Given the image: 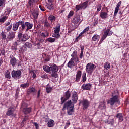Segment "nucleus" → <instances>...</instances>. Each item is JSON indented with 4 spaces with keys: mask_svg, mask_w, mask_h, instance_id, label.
Listing matches in <instances>:
<instances>
[{
    "mask_svg": "<svg viewBox=\"0 0 129 129\" xmlns=\"http://www.w3.org/2000/svg\"><path fill=\"white\" fill-rule=\"evenodd\" d=\"M53 4H52V3H51L50 4H49L47 5V8L48 9H49V10H52V9H53Z\"/></svg>",
    "mask_w": 129,
    "mask_h": 129,
    "instance_id": "5fc2aeb1",
    "label": "nucleus"
},
{
    "mask_svg": "<svg viewBox=\"0 0 129 129\" xmlns=\"http://www.w3.org/2000/svg\"><path fill=\"white\" fill-rule=\"evenodd\" d=\"M24 46L29 49H31V48L32 47V43L29 42H26L24 44Z\"/></svg>",
    "mask_w": 129,
    "mask_h": 129,
    "instance_id": "a19ab883",
    "label": "nucleus"
},
{
    "mask_svg": "<svg viewBox=\"0 0 129 129\" xmlns=\"http://www.w3.org/2000/svg\"><path fill=\"white\" fill-rule=\"evenodd\" d=\"M76 65V63L75 62H74L72 59H70V60L68 62L67 64L68 67L69 68H72V67H74Z\"/></svg>",
    "mask_w": 129,
    "mask_h": 129,
    "instance_id": "a878e982",
    "label": "nucleus"
},
{
    "mask_svg": "<svg viewBox=\"0 0 129 129\" xmlns=\"http://www.w3.org/2000/svg\"><path fill=\"white\" fill-rule=\"evenodd\" d=\"M39 9H40L41 11H42V12H45V11H46V8H45V7H44L43 6L40 5H39Z\"/></svg>",
    "mask_w": 129,
    "mask_h": 129,
    "instance_id": "864d4df0",
    "label": "nucleus"
},
{
    "mask_svg": "<svg viewBox=\"0 0 129 129\" xmlns=\"http://www.w3.org/2000/svg\"><path fill=\"white\" fill-rule=\"evenodd\" d=\"M106 107L105 102H101L100 103L98 108L100 110H103V109H105Z\"/></svg>",
    "mask_w": 129,
    "mask_h": 129,
    "instance_id": "c756f323",
    "label": "nucleus"
},
{
    "mask_svg": "<svg viewBox=\"0 0 129 129\" xmlns=\"http://www.w3.org/2000/svg\"><path fill=\"white\" fill-rule=\"evenodd\" d=\"M35 46H36L37 47V49H41V43L39 42L35 43Z\"/></svg>",
    "mask_w": 129,
    "mask_h": 129,
    "instance_id": "680f3d73",
    "label": "nucleus"
},
{
    "mask_svg": "<svg viewBox=\"0 0 129 129\" xmlns=\"http://www.w3.org/2000/svg\"><path fill=\"white\" fill-rule=\"evenodd\" d=\"M97 24H98V20L96 19H94L93 23V26H94V27H95V26L97 25Z\"/></svg>",
    "mask_w": 129,
    "mask_h": 129,
    "instance_id": "13d9d810",
    "label": "nucleus"
},
{
    "mask_svg": "<svg viewBox=\"0 0 129 129\" xmlns=\"http://www.w3.org/2000/svg\"><path fill=\"white\" fill-rule=\"evenodd\" d=\"M43 119H45L46 120V122L49 120V117L48 115H46L43 117Z\"/></svg>",
    "mask_w": 129,
    "mask_h": 129,
    "instance_id": "e2e57ef3",
    "label": "nucleus"
},
{
    "mask_svg": "<svg viewBox=\"0 0 129 129\" xmlns=\"http://www.w3.org/2000/svg\"><path fill=\"white\" fill-rule=\"evenodd\" d=\"M43 70L45 71V72H46V73H50L51 72V66H47L45 65L43 67Z\"/></svg>",
    "mask_w": 129,
    "mask_h": 129,
    "instance_id": "bb28decb",
    "label": "nucleus"
},
{
    "mask_svg": "<svg viewBox=\"0 0 129 129\" xmlns=\"http://www.w3.org/2000/svg\"><path fill=\"white\" fill-rule=\"evenodd\" d=\"M96 68V66H95V64L92 63H88L86 67V71L87 73H89V74H91L92 72L95 70Z\"/></svg>",
    "mask_w": 129,
    "mask_h": 129,
    "instance_id": "6e6552de",
    "label": "nucleus"
},
{
    "mask_svg": "<svg viewBox=\"0 0 129 129\" xmlns=\"http://www.w3.org/2000/svg\"><path fill=\"white\" fill-rule=\"evenodd\" d=\"M29 86H30V83L28 82L20 85V87L21 88H23V89H25V88H27V87H29Z\"/></svg>",
    "mask_w": 129,
    "mask_h": 129,
    "instance_id": "c9c22d12",
    "label": "nucleus"
},
{
    "mask_svg": "<svg viewBox=\"0 0 129 129\" xmlns=\"http://www.w3.org/2000/svg\"><path fill=\"white\" fill-rule=\"evenodd\" d=\"M83 52H84V46H81V52L79 55L80 59H82L84 57V54H83Z\"/></svg>",
    "mask_w": 129,
    "mask_h": 129,
    "instance_id": "72a5a7b5",
    "label": "nucleus"
},
{
    "mask_svg": "<svg viewBox=\"0 0 129 129\" xmlns=\"http://www.w3.org/2000/svg\"><path fill=\"white\" fill-rule=\"evenodd\" d=\"M26 50H27V49L26 48L25 46L24 45L20 47V48L19 49V52H25Z\"/></svg>",
    "mask_w": 129,
    "mask_h": 129,
    "instance_id": "09e8293b",
    "label": "nucleus"
},
{
    "mask_svg": "<svg viewBox=\"0 0 129 129\" xmlns=\"http://www.w3.org/2000/svg\"><path fill=\"white\" fill-rule=\"evenodd\" d=\"M80 5L82 9H86V8H87V6H88V1H86Z\"/></svg>",
    "mask_w": 129,
    "mask_h": 129,
    "instance_id": "e433bc0d",
    "label": "nucleus"
},
{
    "mask_svg": "<svg viewBox=\"0 0 129 129\" xmlns=\"http://www.w3.org/2000/svg\"><path fill=\"white\" fill-rule=\"evenodd\" d=\"M31 12H32L31 14L32 16H33V18L35 19H38V17L39 16V11L36 10L35 11L34 9H32Z\"/></svg>",
    "mask_w": 129,
    "mask_h": 129,
    "instance_id": "b1692460",
    "label": "nucleus"
},
{
    "mask_svg": "<svg viewBox=\"0 0 129 129\" xmlns=\"http://www.w3.org/2000/svg\"><path fill=\"white\" fill-rule=\"evenodd\" d=\"M41 78H43L44 79H47V78H48V75H47V74H44L43 75H42Z\"/></svg>",
    "mask_w": 129,
    "mask_h": 129,
    "instance_id": "052dcab7",
    "label": "nucleus"
},
{
    "mask_svg": "<svg viewBox=\"0 0 129 129\" xmlns=\"http://www.w3.org/2000/svg\"><path fill=\"white\" fill-rule=\"evenodd\" d=\"M15 38H16V32H9L7 34V42H9V41H13Z\"/></svg>",
    "mask_w": 129,
    "mask_h": 129,
    "instance_id": "ddd939ff",
    "label": "nucleus"
},
{
    "mask_svg": "<svg viewBox=\"0 0 129 129\" xmlns=\"http://www.w3.org/2000/svg\"><path fill=\"white\" fill-rule=\"evenodd\" d=\"M91 84H84L82 85L81 88L83 90H90L91 89Z\"/></svg>",
    "mask_w": 129,
    "mask_h": 129,
    "instance_id": "a211bd4d",
    "label": "nucleus"
},
{
    "mask_svg": "<svg viewBox=\"0 0 129 129\" xmlns=\"http://www.w3.org/2000/svg\"><path fill=\"white\" fill-rule=\"evenodd\" d=\"M7 19V16H4L2 18H0V23H5Z\"/></svg>",
    "mask_w": 129,
    "mask_h": 129,
    "instance_id": "de8ad7c7",
    "label": "nucleus"
},
{
    "mask_svg": "<svg viewBox=\"0 0 129 129\" xmlns=\"http://www.w3.org/2000/svg\"><path fill=\"white\" fill-rule=\"evenodd\" d=\"M75 9H76V12H78V11H80V10H82L83 8L81 6V5L79 4V5H76Z\"/></svg>",
    "mask_w": 129,
    "mask_h": 129,
    "instance_id": "c03bdc74",
    "label": "nucleus"
},
{
    "mask_svg": "<svg viewBox=\"0 0 129 129\" xmlns=\"http://www.w3.org/2000/svg\"><path fill=\"white\" fill-rule=\"evenodd\" d=\"M107 103L112 107L117 103H119V92L114 91L112 94V97L108 100Z\"/></svg>",
    "mask_w": 129,
    "mask_h": 129,
    "instance_id": "f257e3e1",
    "label": "nucleus"
},
{
    "mask_svg": "<svg viewBox=\"0 0 129 129\" xmlns=\"http://www.w3.org/2000/svg\"><path fill=\"white\" fill-rule=\"evenodd\" d=\"M10 65L12 66V67H15L16 65H17V58L15 57V56H10Z\"/></svg>",
    "mask_w": 129,
    "mask_h": 129,
    "instance_id": "dca6fc26",
    "label": "nucleus"
},
{
    "mask_svg": "<svg viewBox=\"0 0 129 129\" xmlns=\"http://www.w3.org/2000/svg\"><path fill=\"white\" fill-rule=\"evenodd\" d=\"M22 20H19L18 22L14 23L13 25V31H18L19 28V32H23V28L22 27Z\"/></svg>",
    "mask_w": 129,
    "mask_h": 129,
    "instance_id": "1a4fd4ad",
    "label": "nucleus"
},
{
    "mask_svg": "<svg viewBox=\"0 0 129 129\" xmlns=\"http://www.w3.org/2000/svg\"><path fill=\"white\" fill-rule=\"evenodd\" d=\"M72 100L73 103H76V102H77V100H78V95L77 94V92L73 91L72 92Z\"/></svg>",
    "mask_w": 129,
    "mask_h": 129,
    "instance_id": "2eb2a0df",
    "label": "nucleus"
},
{
    "mask_svg": "<svg viewBox=\"0 0 129 129\" xmlns=\"http://www.w3.org/2000/svg\"><path fill=\"white\" fill-rule=\"evenodd\" d=\"M11 76L12 78L17 80L18 79H20L22 78V71L20 70H13L11 72Z\"/></svg>",
    "mask_w": 129,
    "mask_h": 129,
    "instance_id": "423d86ee",
    "label": "nucleus"
},
{
    "mask_svg": "<svg viewBox=\"0 0 129 129\" xmlns=\"http://www.w3.org/2000/svg\"><path fill=\"white\" fill-rule=\"evenodd\" d=\"M23 33H24V32H18V39L19 40V42H26V41L30 39V36H29V34L27 33L23 34Z\"/></svg>",
    "mask_w": 129,
    "mask_h": 129,
    "instance_id": "39448f33",
    "label": "nucleus"
},
{
    "mask_svg": "<svg viewBox=\"0 0 129 129\" xmlns=\"http://www.w3.org/2000/svg\"><path fill=\"white\" fill-rule=\"evenodd\" d=\"M12 28H13V24L11 23L10 25L6 29L7 32H10V31L12 30Z\"/></svg>",
    "mask_w": 129,
    "mask_h": 129,
    "instance_id": "8fccbe9b",
    "label": "nucleus"
},
{
    "mask_svg": "<svg viewBox=\"0 0 129 129\" xmlns=\"http://www.w3.org/2000/svg\"><path fill=\"white\" fill-rule=\"evenodd\" d=\"M35 2H34V0H29L28 4L29 5V6L30 7H31V6H33V5H34V4H35Z\"/></svg>",
    "mask_w": 129,
    "mask_h": 129,
    "instance_id": "6e6d98bb",
    "label": "nucleus"
},
{
    "mask_svg": "<svg viewBox=\"0 0 129 129\" xmlns=\"http://www.w3.org/2000/svg\"><path fill=\"white\" fill-rule=\"evenodd\" d=\"M104 68L106 69V70H108L110 68V63H109L108 62H105L104 65Z\"/></svg>",
    "mask_w": 129,
    "mask_h": 129,
    "instance_id": "58836bf2",
    "label": "nucleus"
},
{
    "mask_svg": "<svg viewBox=\"0 0 129 129\" xmlns=\"http://www.w3.org/2000/svg\"><path fill=\"white\" fill-rule=\"evenodd\" d=\"M100 36L99 35L95 34L92 38V41L96 42V41H99Z\"/></svg>",
    "mask_w": 129,
    "mask_h": 129,
    "instance_id": "473e14b6",
    "label": "nucleus"
},
{
    "mask_svg": "<svg viewBox=\"0 0 129 129\" xmlns=\"http://www.w3.org/2000/svg\"><path fill=\"white\" fill-rule=\"evenodd\" d=\"M22 107L23 108V112L24 114H29V113H31V111H32V108L28 107L27 104H22Z\"/></svg>",
    "mask_w": 129,
    "mask_h": 129,
    "instance_id": "9d476101",
    "label": "nucleus"
},
{
    "mask_svg": "<svg viewBox=\"0 0 129 129\" xmlns=\"http://www.w3.org/2000/svg\"><path fill=\"white\" fill-rule=\"evenodd\" d=\"M107 37V36L103 35L100 42H103V41H104V40H105V39H106Z\"/></svg>",
    "mask_w": 129,
    "mask_h": 129,
    "instance_id": "0e129e2a",
    "label": "nucleus"
},
{
    "mask_svg": "<svg viewBox=\"0 0 129 129\" xmlns=\"http://www.w3.org/2000/svg\"><path fill=\"white\" fill-rule=\"evenodd\" d=\"M52 89H53L51 87H47L46 88V90L47 93H50V92H51Z\"/></svg>",
    "mask_w": 129,
    "mask_h": 129,
    "instance_id": "3c124183",
    "label": "nucleus"
},
{
    "mask_svg": "<svg viewBox=\"0 0 129 129\" xmlns=\"http://www.w3.org/2000/svg\"><path fill=\"white\" fill-rule=\"evenodd\" d=\"M41 94V90H39L37 92V98H40V95Z\"/></svg>",
    "mask_w": 129,
    "mask_h": 129,
    "instance_id": "774afa93",
    "label": "nucleus"
},
{
    "mask_svg": "<svg viewBox=\"0 0 129 129\" xmlns=\"http://www.w3.org/2000/svg\"><path fill=\"white\" fill-rule=\"evenodd\" d=\"M36 92V88L30 87L27 90V94H31V93H34Z\"/></svg>",
    "mask_w": 129,
    "mask_h": 129,
    "instance_id": "7c9ffc66",
    "label": "nucleus"
},
{
    "mask_svg": "<svg viewBox=\"0 0 129 129\" xmlns=\"http://www.w3.org/2000/svg\"><path fill=\"white\" fill-rule=\"evenodd\" d=\"M50 66V72H51V74L50 75L51 77H54V78H58V71L59 70V68L55 63H51L49 65Z\"/></svg>",
    "mask_w": 129,
    "mask_h": 129,
    "instance_id": "7ed1b4c3",
    "label": "nucleus"
},
{
    "mask_svg": "<svg viewBox=\"0 0 129 129\" xmlns=\"http://www.w3.org/2000/svg\"><path fill=\"white\" fill-rule=\"evenodd\" d=\"M116 118H118V122H122V121H123V116L122 115V113H118L116 115Z\"/></svg>",
    "mask_w": 129,
    "mask_h": 129,
    "instance_id": "393cba45",
    "label": "nucleus"
},
{
    "mask_svg": "<svg viewBox=\"0 0 129 129\" xmlns=\"http://www.w3.org/2000/svg\"><path fill=\"white\" fill-rule=\"evenodd\" d=\"M89 31V27H86L81 33L79 34V36H82L83 34H85V33H86V32H88Z\"/></svg>",
    "mask_w": 129,
    "mask_h": 129,
    "instance_id": "37998d69",
    "label": "nucleus"
},
{
    "mask_svg": "<svg viewBox=\"0 0 129 129\" xmlns=\"http://www.w3.org/2000/svg\"><path fill=\"white\" fill-rule=\"evenodd\" d=\"M14 111H15L14 108H13V107H10L7 109L6 115L7 116H12V115H14Z\"/></svg>",
    "mask_w": 129,
    "mask_h": 129,
    "instance_id": "6ab92c4d",
    "label": "nucleus"
},
{
    "mask_svg": "<svg viewBox=\"0 0 129 129\" xmlns=\"http://www.w3.org/2000/svg\"><path fill=\"white\" fill-rule=\"evenodd\" d=\"M80 22V15H78L74 16L72 20V23L73 24H78Z\"/></svg>",
    "mask_w": 129,
    "mask_h": 129,
    "instance_id": "f3484780",
    "label": "nucleus"
},
{
    "mask_svg": "<svg viewBox=\"0 0 129 129\" xmlns=\"http://www.w3.org/2000/svg\"><path fill=\"white\" fill-rule=\"evenodd\" d=\"M71 104H72V102L71 100H70L66 102L63 106L62 111L67 109L68 115H72V114L74 113V105L71 106Z\"/></svg>",
    "mask_w": 129,
    "mask_h": 129,
    "instance_id": "f03ea898",
    "label": "nucleus"
},
{
    "mask_svg": "<svg viewBox=\"0 0 129 129\" xmlns=\"http://www.w3.org/2000/svg\"><path fill=\"white\" fill-rule=\"evenodd\" d=\"M121 3H122L121 1H120L116 5V6L114 11V17H116V15H117V13H118V11L119 10V8L120 7V6H121Z\"/></svg>",
    "mask_w": 129,
    "mask_h": 129,
    "instance_id": "412c9836",
    "label": "nucleus"
},
{
    "mask_svg": "<svg viewBox=\"0 0 129 129\" xmlns=\"http://www.w3.org/2000/svg\"><path fill=\"white\" fill-rule=\"evenodd\" d=\"M5 78H8L9 79H11V73H10V71L7 70L5 76Z\"/></svg>",
    "mask_w": 129,
    "mask_h": 129,
    "instance_id": "ea45409f",
    "label": "nucleus"
},
{
    "mask_svg": "<svg viewBox=\"0 0 129 129\" xmlns=\"http://www.w3.org/2000/svg\"><path fill=\"white\" fill-rule=\"evenodd\" d=\"M30 73H33L32 78H33V79H35V78L37 77V75L36 74V73H35L34 71H31Z\"/></svg>",
    "mask_w": 129,
    "mask_h": 129,
    "instance_id": "4d7b16f0",
    "label": "nucleus"
},
{
    "mask_svg": "<svg viewBox=\"0 0 129 129\" xmlns=\"http://www.w3.org/2000/svg\"><path fill=\"white\" fill-rule=\"evenodd\" d=\"M71 96V93H70L69 90H68L65 92L63 97H61V104H63V103H65L67 100H68V99L70 98Z\"/></svg>",
    "mask_w": 129,
    "mask_h": 129,
    "instance_id": "9b49d317",
    "label": "nucleus"
},
{
    "mask_svg": "<svg viewBox=\"0 0 129 129\" xmlns=\"http://www.w3.org/2000/svg\"><path fill=\"white\" fill-rule=\"evenodd\" d=\"M81 75H82V72L81 71L79 70L76 75V79L75 82H79L80 81V78H81Z\"/></svg>",
    "mask_w": 129,
    "mask_h": 129,
    "instance_id": "aec40b11",
    "label": "nucleus"
},
{
    "mask_svg": "<svg viewBox=\"0 0 129 129\" xmlns=\"http://www.w3.org/2000/svg\"><path fill=\"white\" fill-rule=\"evenodd\" d=\"M107 37V36L103 35L100 42H103V41H104V40H105V39H106Z\"/></svg>",
    "mask_w": 129,
    "mask_h": 129,
    "instance_id": "69168bd1",
    "label": "nucleus"
},
{
    "mask_svg": "<svg viewBox=\"0 0 129 129\" xmlns=\"http://www.w3.org/2000/svg\"><path fill=\"white\" fill-rule=\"evenodd\" d=\"M1 37H2V40H3V41H5L6 40V42H8L7 34L5 33V32L2 31L1 32Z\"/></svg>",
    "mask_w": 129,
    "mask_h": 129,
    "instance_id": "f704fd0d",
    "label": "nucleus"
},
{
    "mask_svg": "<svg viewBox=\"0 0 129 129\" xmlns=\"http://www.w3.org/2000/svg\"><path fill=\"white\" fill-rule=\"evenodd\" d=\"M74 15V11H72L71 10L68 15V17H67V19H70L71 17H72V16H73Z\"/></svg>",
    "mask_w": 129,
    "mask_h": 129,
    "instance_id": "49530a36",
    "label": "nucleus"
},
{
    "mask_svg": "<svg viewBox=\"0 0 129 129\" xmlns=\"http://www.w3.org/2000/svg\"><path fill=\"white\" fill-rule=\"evenodd\" d=\"M43 25L45 28H52V25H51V23H50L47 19L44 20L43 22Z\"/></svg>",
    "mask_w": 129,
    "mask_h": 129,
    "instance_id": "cd10ccee",
    "label": "nucleus"
},
{
    "mask_svg": "<svg viewBox=\"0 0 129 129\" xmlns=\"http://www.w3.org/2000/svg\"><path fill=\"white\" fill-rule=\"evenodd\" d=\"M71 56L72 57L71 59L74 62L77 63V62H79V58H78V55H77V51H74Z\"/></svg>",
    "mask_w": 129,
    "mask_h": 129,
    "instance_id": "f8f14e48",
    "label": "nucleus"
},
{
    "mask_svg": "<svg viewBox=\"0 0 129 129\" xmlns=\"http://www.w3.org/2000/svg\"><path fill=\"white\" fill-rule=\"evenodd\" d=\"M82 78L83 82H85L86 81L87 78H86V73L85 72H84L82 73Z\"/></svg>",
    "mask_w": 129,
    "mask_h": 129,
    "instance_id": "4c0bfd02",
    "label": "nucleus"
},
{
    "mask_svg": "<svg viewBox=\"0 0 129 129\" xmlns=\"http://www.w3.org/2000/svg\"><path fill=\"white\" fill-rule=\"evenodd\" d=\"M41 36L42 38H46V37H48V36H49V32H48V31H45V33L42 32Z\"/></svg>",
    "mask_w": 129,
    "mask_h": 129,
    "instance_id": "79ce46f5",
    "label": "nucleus"
},
{
    "mask_svg": "<svg viewBox=\"0 0 129 129\" xmlns=\"http://www.w3.org/2000/svg\"><path fill=\"white\" fill-rule=\"evenodd\" d=\"M100 18L103 19H107L108 18V13L107 12L102 11L101 12L99 15Z\"/></svg>",
    "mask_w": 129,
    "mask_h": 129,
    "instance_id": "4be33fe9",
    "label": "nucleus"
},
{
    "mask_svg": "<svg viewBox=\"0 0 129 129\" xmlns=\"http://www.w3.org/2000/svg\"><path fill=\"white\" fill-rule=\"evenodd\" d=\"M18 46H19V42L15 41L14 42L12 45V49L13 51H17V48H18Z\"/></svg>",
    "mask_w": 129,
    "mask_h": 129,
    "instance_id": "c85d7f7f",
    "label": "nucleus"
},
{
    "mask_svg": "<svg viewBox=\"0 0 129 129\" xmlns=\"http://www.w3.org/2000/svg\"><path fill=\"white\" fill-rule=\"evenodd\" d=\"M80 103H82L83 106V109L85 110V109H87L88 108V106H89V101L88 100L84 99L80 102Z\"/></svg>",
    "mask_w": 129,
    "mask_h": 129,
    "instance_id": "4468645a",
    "label": "nucleus"
},
{
    "mask_svg": "<svg viewBox=\"0 0 129 129\" xmlns=\"http://www.w3.org/2000/svg\"><path fill=\"white\" fill-rule=\"evenodd\" d=\"M47 41L49 42V43H54L56 41V39L54 38L49 37L47 39Z\"/></svg>",
    "mask_w": 129,
    "mask_h": 129,
    "instance_id": "a18cd8bd",
    "label": "nucleus"
},
{
    "mask_svg": "<svg viewBox=\"0 0 129 129\" xmlns=\"http://www.w3.org/2000/svg\"><path fill=\"white\" fill-rule=\"evenodd\" d=\"M69 125H70V122L68 121L66 124L64 129L68 128V127H69Z\"/></svg>",
    "mask_w": 129,
    "mask_h": 129,
    "instance_id": "bf43d9fd",
    "label": "nucleus"
},
{
    "mask_svg": "<svg viewBox=\"0 0 129 129\" xmlns=\"http://www.w3.org/2000/svg\"><path fill=\"white\" fill-rule=\"evenodd\" d=\"M61 28V24L58 23L56 25L55 30H54V33L52 34V37L56 38V39H59L60 37V31Z\"/></svg>",
    "mask_w": 129,
    "mask_h": 129,
    "instance_id": "0eeeda50",
    "label": "nucleus"
},
{
    "mask_svg": "<svg viewBox=\"0 0 129 129\" xmlns=\"http://www.w3.org/2000/svg\"><path fill=\"white\" fill-rule=\"evenodd\" d=\"M54 120L50 119L47 123L48 127H53L55 125Z\"/></svg>",
    "mask_w": 129,
    "mask_h": 129,
    "instance_id": "2f4dec72",
    "label": "nucleus"
},
{
    "mask_svg": "<svg viewBox=\"0 0 129 129\" xmlns=\"http://www.w3.org/2000/svg\"><path fill=\"white\" fill-rule=\"evenodd\" d=\"M48 20L50 21L51 25L56 21V16L51 14L48 16Z\"/></svg>",
    "mask_w": 129,
    "mask_h": 129,
    "instance_id": "5701e85b",
    "label": "nucleus"
},
{
    "mask_svg": "<svg viewBox=\"0 0 129 129\" xmlns=\"http://www.w3.org/2000/svg\"><path fill=\"white\" fill-rule=\"evenodd\" d=\"M108 32H109V30H106L104 33V36H105L106 37H107L108 35Z\"/></svg>",
    "mask_w": 129,
    "mask_h": 129,
    "instance_id": "338daca9",
    "label": "nucleus"
},
{
    "mask_svg": "<svg viewBox=\"0 0 129 129\" xmlns=\"http://www.w3.org/2000/svg\"><path fill=\"white\" fill-rule=\"evenodd\" d=\"M22 32H28L29 30L33 29V23L29 22H25L22 21Z\"/></svg>",
    "mask_w": 129,
    "mask_h": 129,
    "instance_id": "20e7f679",
    "label": "nucleus"
},
{
    "mask_svg": "<svg viewBox=\"0 0 129 129\" xmlns=\"http://www.w3.org/2000/svg\"><path fill=\"white\" fill-rule=\"evenodd\" d=\"M102 8V6H101V4H99L97 6V12H100V10H101Z\"/></svg>",
    "mask_w": 129,
    "mask_h": 129,
    "instance_id": "603ef678",
    "label": "nucleus"
}]
</instances>
